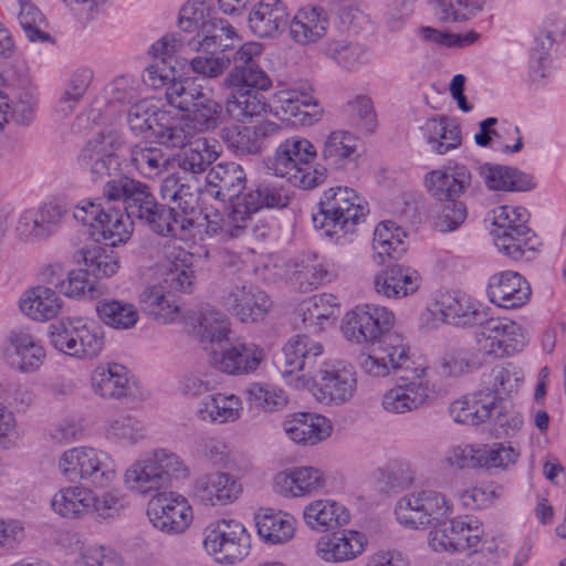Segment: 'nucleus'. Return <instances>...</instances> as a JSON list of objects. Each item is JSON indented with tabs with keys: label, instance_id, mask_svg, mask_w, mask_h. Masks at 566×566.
<instances>
[{
	"label": "nucleus",
	"instance_id": "3c124183",
	"mask_svg": "<svg viewBox=\"0 0 566 566\" xmlns=\"http://www.w3.org/2000/svg\"><path fill=\"white\" fill-rule=\"evenodd\" d=\"M484 364L475 346L450 347L441 357V369L443 375L458 377L469 374Z\"/></svg>",
	"mask_w": 566,
	"mask_h": 566
},
{
	"label": "nucleus",
	"instance_id": "a18cd8bd",
	"mask_svg": "<svg viewBox=\"0 0 566 566\" xmlns=\"http://www.w3.org/2000/svg\"><path fill=\"white\" fill-rule=\"evenodd\" d=\"M432 149L440 154L458 148L461 145L459 127L449 118H430L421 128Z\"/></svg>",
	"mask_w": 566,
	"mask_h": 566
},
{
	"label": "nucleus",
	"instance_id": "f8f14e48",
	"mask_svg": "<svg viewBox=\"0 0 566 566\" xmlns=\"http://www.w3.org/2000/svg\"><path fill=\"white\" fill-rule=\"evenodd\" d=\"M482 359L501 358L522 350L524 336L522 328L513 321L490 318L480 324L474 334V344Z\"/></svg>",
	"mask_w": 566,
	"mask_h": 566
},
{
	"label": "nucleus",
	"instance_id": "f3484780",
	"mask_svg": "<svg viewBox=\"0 0 566 566\" xmlns=\"http://www.w3.org/2000/svg\"><path fill=\"white\" fill-rule=\"evenodd\" d=\"M153 525L167 534L184 532L192 521V510L182 495L159 493L149 502L147 510Z\"/></svg>",
	"mask_w": 566,
	"mask_h": 566
},
{
	"label": "nucleus",
	"instance_id": "79ce46f5",
	"mask_svg": "<svg viewBox=\"0 0 566 566\" xmlns=\"http://www.w3.org/2000/svg\"><path fill=\"white\" fill-rule=\"evenodd\" d=\"M480 175L491 190L525 191L534 186L531 176L507 166L484 164Z\"/></svg>",
	"mask_w": 566,
	"mask_h": 566
},
{
	"label": "nucleus",
	"instance_id": "7ed1b4c3",
	"mask_svg": "<svg viewBox=\"0 0 566 566\" xmlns=\"http://www.w3.org/2000/svg\"><path fill=\"white\" fill-rule=\"evenodd\" d=\"M315 158L314 145L304 137L293 136L277 146L268 169L291 185L308 190L323 184L327 176L326 168L312 167Z\"/></svg>",
	"mask_w": 566,
	"mask_h": 566
},
{
	"label": "nucleus",
	"instance_id": "c85d7f7f",
	"mask_svg": "<svg viewBox=\"0 0 566 566\" xmlns=\"http://www.w3.org/2000/svg\"><path fill=\"white\" fill-rule=\"evenodd\" d=\"M250 30L259 38H275L289 23L287 6L282 0H260L248 18Z\"/></svg>",
	"mask_w": 566,
	"mask_h": 566
},
{
	"label": "nucleus",
	"instance_id": "2f4dec72",
	"mask_svg": "<svg viewBox=\"0 0 566 566\" xmlns=\"http://www.w3.org/2000/svg\"><path fill=\"white\" fill-rule=\"evenodd\" d=\"M163 474L158 472L151 454L134 461L124 473V483L126 488L139 495L151 496L158 495V491L165 488Z\"/></svg>",
	"mask_w": 566,
	"mask_h": 566
},
{
	"label": "nucleus",
	"instance_id": "f257e3e1",
	"mask_svg": "<svg viewBox=\"0 0 566 566\" xmlns=\"http://www.w3.org/2000/svg\"><path fill=\"white\" fill-rule=\"evenodd\" d=\"M283 355V376L300 373L298 378L312 380L318 401L340 405L354 396L357 381L353 367L340 364L328 366L319 343L297 335L285 344Z\"/></svg>",
	"mask_w": 566,
	"mask_h": 566
},
{
	"label": "nucleus",
	"instance_id": "774afa93",
	"mask_svg": "<svg viewBox=\"0 0 566 566\" xmlns=\"http://www.w3.org/2000/svg\"><path fill=\"white\" fill-rule=\"evenodd\" d=\"M390 371L403 370L406 375H411L413 363L409 356V347L398 336H389L382 340L378 348Z\"/></svg>",
	"mask_w": 566,
	"mask_h": 566
},
{
	"label": "nucleus",
	"instance_id": "4c0bfd02",
	"mask_svg": "<svg viewBox=\"0 0 566 566\" xmlns=\"http://www.w3.org/2000/svg\"><path fill=\"white\" fill-rule=\"evenodd\" d=\"M229 93L226 98V111L230 117L238 122H245L253 117L265 115L271 106L262 95L252 90L241 87H226Z\"/></svg>",
	"mask_w": 566,
	"mask_h": 566
},
{
	"label": "nucleus",
	"instance_id": "dca6fc26",
	"mask_svg": "<svg viewBox=\"0 0 566 566\" xmlns=\"http://www.w3.org/2000/svg\"><path fill=\"white\" fill-rule=\"evenodd\" d=\"M401 381L382 396L381 406L387 412H411L426 405L430 398L432 390L424 367H416L411 375L401 376Z\"/></svg>",
	"mask_w": 566,
	"mask_h": 566
},
{
	"label": "nucleus",
	"instance_id": "864d4df0",
	"mask_svg": "<svg viewBox=\"0 0 566 566\" xmlns=\"http://www.w3.org/2000/svg\"><path fill=\"white\" fill-rule=\"evenodd\" d=\"M77 261L83 262L90 274L97 279L111 277L119 269L118 256L113 250L92 245L77 252Z\"/></svg>",
	"mask_w": 566,
	"mask_h": 566
},
{
	"label": "nucleus",
	"instance_id": "8fccbe9b",
	"mask_svg": "<svg viewBox=\"0 0 566 566\" xmlns=\"http://www.w3.org/2000/svg\"><path fill=\"white\" fill-rule=\"evenodd\" d=\"M337 311V297L332 294L315 295L300 306L304 325L314 333L322 331L324 323L334 317Z\"/></svg>",
	"mask_w": 566,
	"mask_h": 566
},
{
	"label": "nucleus",
	"instance_id": "393cba45",
	"mask_svg": "<svg viewBox=\"0 0 566 566\" xmlns=\"http://www.w3.org/2000/svg\"><path fill=\"white\" fill-rule=\"evenodd\" d=\"M488 295L500 307L516 308L530 300L531 286L517 272L503 271L490 277Z\"/></svg>",
	"mask_w": 566,
	"mask_h": 566
},
{
	"label": "nucleus",
	"instance_id": "20e7f679",
	"mask_svg": "<svg viewBox=\"0 0 566 566\" xmlns=\"http://www.w3.org/2000/svg\"><path fill=\"white\" fill-rule=\"evenodd\" d=\"M52 346L78 359L97 357L105 345L104 332L98 324L83 317H63L50 325Z\"/></svg>",
	"mask_w": 566,
	"mask_h": 566
},
{
	"label": "nucleus",
	"instance_id": "6e6d98bb",
	"mask_svg": "<svg viewBox=\"0 0 566 566\" xmlns=\"http://www.w3.org/2000/svg\"><path fill=\"white\" fill-rule=\"evenodd\" d=\"M255 525L259 535L271 544L285 543L294 534L293 518L282 512L266 511L256 516Z\"/></svg>",
	"mask_w": 566,
	"mask_h": 566
},
{
	"label": "nucleus",
	"instance_id": "de8ad7c7",
	"mask_svg": "<svg viewBox=\"0 0 566 566\" xmlns=\"http://www.w3.org/2000/svg\"><path fill=\"white\" fill-rule=\"evenodd\" d=\"M406 233L392 221L380 222L374 232L373 249L375 254L384 262L386 255L390 259H399L407 250Z\"/></svg>",
	"mask_w": 566,
	"mask_h": 566
},
{
	"label": "nucleus",
	"instance_id": "49530a36",
	"mask_svg": "<svg viewBox=\"0 0 566 566\" xmlns=\"http://www.w3.org/2000/svg\"><path fill=\"white\" fill-rule=\"evenodd\" d=\"M139 305L143 312L164 324L172 323L179 316L178 305L159 285L146 287L139 295Z\"/></svg>",
	"mask_w": 566,
	"mask_h": 566
},
{
	"label": "nucleus",
	"instance_id": "5fc2aeb1",
	"mask_svg": "<svg viewBox=\"0 0 566 566\" xmlns=\"http://www.w3.org/2000/svg\"><path fill=\"white\" fill-rule=\"evenodd\" d=\"M208 92L193 77L171 78L166 87V99L170 106L185 112L195 106Z\"/></svg>",
	"mask_w": 566,
	"mask_h": 566
},
{
	"label": "nucleus",
	"instance_id": "c756f323",
	"mask_svg": "<svg viewBox=\"0 0 566 566\" xmlns=\"http://www.w3.org/2000/svg\"><path fill=\"white\" fill-rule=\"evenodd\" d=\"M286 436L298 444L314 446L332 433L331 421L318 413L296 412L283 422Z\"/></svg>",
	"mask_w": 566,
	"mask_h": 566
},
{
	"label": "nucleus",
	"instance_id": "09e8293b",
	"mask_svg": "<svg viewBox=\"0 0 566 566\" xmlns=\"http://www.w3.org/2000/svg\"><path fill=\"white\" fill-rule=\"evenodd\" d=\"M324 54L347 70H356L368 62V50L358 42L329 39L323 46Z\"/></svg>",
	"mask_w": 566,
	"mask_h": 566
},
{
	"label": "nucleus",
	"instance_id": "bf43d9fd",
	"mask_svg": "<svg viewBox=\"0 0 566 566\" xmlns=\"http://www.w3.org/2000/svg\"><path fill=\"white\" fill-rule=\"evenodd\" d=\"M189 254L182 250L174 254V259L164 273V282L171 290L181 293H191L196 284V275L191 264L188 263Z\"/></svg>",
	"mask_w": 566,
	"mask_h": 566
},
{
	"label": "nucleus",
	"instance_id": "69168bd1",
	"mask_svg": "<svg viewBox=\"0 0 566 566\" xmlns=\"http://www.w3.org/2000/svg\"><path fill=\"white\" fill-rule=\"evenodd\" d=\"M252 126H232L221 130V138L237 155L260 154V144Z\"/></svg>",
	"mask_w": 566,
	"mask_h": 566
},
{
	"label": "nucleus",
	"instance_id": "1a4fd4ad",
	"mask_svg": "<svg viewBox=\"0 0 566 566\" xmlns=\"http://www.w3.org/2000/svg\"><path fill=\"white\" fill-rule=\"evenodd\" d=\"M203 547L216 562L234 564L250 553V534L241 522L222 518L205 528Z\"/></svg>",
	"mask_w": 566,
	"mask_h": 566
},
{
	"label": "nucleus",
	"instance_id": "5701e85b",
	"mask_svg": "<svg viewBox=\"0 0 566 566\" xmlns=\"http://www.w3.org/2000/svg\"><path fill=\"white\" fill-rule=\"evenodd\" d=\"M4 356L12 368L30 373L42 365L45 350L36 337L28 331L13 329L8 335Z\"/></svg>",
	"mask_w": 566,
	"mask_h": 566
},
{
	"label": "nucleus",
	"instance_id": "e2e57ef3",
	"mask_svg": "<svg viewBox=\"0 0 566 566\" xmlns=\"http://www.w3.org/2000/svg\"><path fill=\"white\" fill-rule=\"evenodd\" d=\"M190 147L178 156V167L184 171L193 175L201 174L218 158L217 150L206 144L197 140L189 144Z\"/></svg>",
	"mask_w": 566,
	"mask_h": 566
},
{
	"label": "nucleus",
	"instance_id": "a19ab883",
	"mask_svg": "<svg viewBox=\"0 0 566 566\" xmlns=\"http://www.w3.org/2000/svg\"><path fill=\"white\" fill-rule=\"evenodd\" d=\"M93 491L83 486H66L59 490L51 499L54 513L63 518H82L90 513L93 505Z\"/></svg>",
	"mask_w": 566,
	"mask_h": 566
},
{
	"label": "nucleus",
	"instance_id": "39448f33",
	"mask_svg": "<svg viewBox=\"0 0 566 566\" xmlns=\"http://www.w3.org/2000/svg\"><path fill=\"white\" fill-rule=\"evenodd\" d=\"M103 195V198L83 199L73 216L82 224L98 229L106 245L116 247L130 238L133 223L128 222L125 211L112 205L122 200H109L105 188Z\"/></svg>",
	"mask_w": 566,
	"mask_h": 566
},
{
	"label": "nucleus",
	"instance_id": "4468645a",
	"mask_svg": "<svg viewBox=\"0 0 566 566\" xmlns=\"http://www.w3.org/2000/svg\"><path fill=\"white\" fill-rule=\"evenodd\" d=\"M483 531L476 521L469 516L451 518L436 526L428 534L429 546L438 553L467 552L479 549Z\"/></svg>",
	"mask_w": 566,
	"mask_h": 566
},
{
	"label": "nucleus",
	"instance_id": "6ab92c4d",
	"mask_svg": "<svg viewBox=\"0 0 566 566\" xmlns=\"http://www.w3.org/2000/svg\"><path fill=\"white\" fill-rule=\"evenodd\" d=\"M367 537L353 530H340L321 536L315 544V553L325 563L340 564L359 557L366 549Z\"/></svg>",
	"mask_w": 566,
	"mask_h": 566
},
{
	"label": "nucleus",
	"instance_id": "e433bc0d",
	"mask_svg": "<svg viewBox=\"0 0 566 566\" xmlns=\"http://www.w3.org/2000/svg\"><path fill=\"white\" fill-rule=\"evenodd\" d=\"M290 202L287 189L272 180L264 179L256 182L245 193L243 201L239 202L250 217L263 208H284Z\"/></svg>",
	"mask_w": 566,
	"mask_h": 566
},
{
	"label": "nucleus",
	"instance_id": "13d9d810",
	"mask_svg": "<svg viewBox=\"0 0 566 566\" xmlns=\"http://www.w3.org/2000/svg\"><path fill=\"white\" fill-rule=\"evenodd\" d=\"M337 276V271L333 264L317 262L316 256L303 260L294 264L292 279L298 283L300 287L313 289L318 285L331 282Z\"/></svg>",
	"mask_w": 566,
	"mask_h": 566
},
{
	"label": "nucleus",
	"instance_id": "052dcab7",
	"mask_svg": "<svg viewBox=\"0 0 566 566\" xmlns=\"http://www.w3.org/2000/svg\"><path fill=\"white\" fill-rule=\"evenodd\" d=\"M224 87H241L248 90L266 91L272 81L259 63L247 67L234 66L223 81Z\"/></svg>",
	"mask_w": 566,
	"mask_h": 566
},
{
	"label": "nucleus",
	"instance_id": "a211bd4d",
	"mask_svg": "<svg viewBox=\"0 0 566 566\" xmlns=\"http://www.w3.org/2000/svg\"><path fill=\"white\" fill-rule=\"evenodd\" d=\"M480 313L470 298L462 294L446 293L436 301L431 308L421 314V322L430 328L440 323L467 327L476 324Z\"/></svg>",
	"mask_w": 566,
	"mask_h": 566
},
{
	"label": "nucleus",
	"instance_id": "0eeeda50",
	"mask_svg": "<svg viewBox=\"0 0 566 566\" xmlns=\"http://www.w3.org/2000/svg\"><path fill=\"white\" fill-rule=\"evenodd\" d=\"M318 207V213L313 217L314 224L316 228H326L328 235L336 233V229L353 231L354 226L368 211L354 189L340 186L325 190Z\"/></svg>",
	"mask_w": 566,
	"mask_h": 566
},
{
	"label": "nucleus",
	"instance_id": "c9c22d12",
	"mask_svg": "<svg viewBox=\"0 0 566 566\" xmlns=\"http://www.w3.org/2000/svg\"><path fill=\"white\" fill-rule=\"evenodd\" d=\"M198 36L201 39L189 40L188 45L191 50H198L200 48L203 51L213 50L223 53L227 50L233 49L238 41L235 29L229 21L220 18H213L202 23Z\"/></svg>",
	"mask_w": 566,
	"mask_h": 566
},
{
	"label": "nucleus",
	"instance_id": "37998d69",
	"mask_svg": "<svg viewBox=\"0 0 566 566\" xmlns=\"http://www.w3.org/2000/svg\"><path fill=\"white\" fill-rule=\"evenodd\" d=\"M20 308L32 319L42 322L60 313L62 301L52 289L36 286L25 292L20 301Z\"/></svg>",
	"mask_w": 566,
	"mask_h": 566
},
{
	"label": "nucleus",
	"instance_id": "7c9ffc66",
	"mask_svg": "<svg viewBox=\"0 0 566 566\" xmlns=\"http://www.w3.org/2000/svg\"><path fill=\"white\" fill-rule=\"evenodd\" d=\"M328 24V18L323 8L304 7L297 10L290 22L289 33L296 44L311 45L325 36Z\"/></svg>",
	"mask_w": 566,
	"mask_h": 566
},
{
	"label": "nucleus",
	"instance_id": "473e14b6",
	"mask_svg": "<svg viewBox=\"0 0 566 566\" xmlns=\"http://www.w3.org/2000/svg\"><path fill=\"white\" fill-rule=\"evenodd\" d=\"M275 489L284 496H304L325 486L324 474L313 467L295 468L276 475Z\"/></svg>",
	"mask_w": 566,
	"mask_h": 566
},
{
	"label": "nucleus",
	"instance_id": "9d476101",
	"mask_svg": "<svg viewBox=\"0 0 566 566\" xmlns=\"http://www.w3.org/2000/svg\"><path fill=\"white\" fill-rule=\"evenodd\" d=\"M191 114L174 116L170 126L165 128L166 143L175 148H184L200 133L216 129L221 123L222 106L206 93L195 106ZM164 124L168 125L167 122Z\"/></svg>",
	"mask_w": 566,
	"mask_h": 566
},
{
	"label": "nucleus",
	"instance_id": "f704fd0d",
	"mask_svg": "<svg viewBox=\"0 0 566 566\" xmlns=\"http://www.w3.org/2000/svg\"><path fill=\"white\" fill-rule=\"evenodd\" d=\"M206 220L207 234L219 237L221 240H232L241 238L248 232L252 217L238 202L227 213L219 211L207 213Z\"/></svg>",
	"mask_w": 566,
	"mask_h": 566
},
{
	"label": "nucleus",
	"instance_id": "603ef678",
	"mask_svg": "<svg viewBox=\"0 0 566 566\" xmlns=\"http://www.w3.org/2000/svg\"><path fill=\"white\" fill-rule=\"evenodd\" d=\"M130 163L143 177L155 179L167 170L169 159L156 146L137 144L130 149Z\"/></svg>",
	"mask_w": 566,
	"mask_h": 566
},
{
	"label": "nucleus",
	"instance_id": "cd10ccee",
	"mask_svg": "<svg viewBox=\"0 0 566 566\" xmlns=\"http://www.w3.org/2000/svg\"><path fill=\"white\" fill-rule=\"evenodd\" d=\"M242 488L238 479L226 472H213L196 480L195 495L211 506L227 505L234 502Z\"/></svg>",
	"mask_w": 566,
	"mask_h": 566
},
{
	"label": "nucleus",
	"instance_id": "ddd939ff",
	"mask_svg": "<svg viewBox=\"0 0 566 566\" xmlns=\"http://www.w3.org/2000/svg\"><path fill=\"white\" fill-rule=\"evenodd\" d=\"M395 324L394 313L380 305L356 306L344 317L343 333L354 343H375L387 334Z\"/></svg>",
	"mask_w": 566,
	"mask_h": 566
},
{
	"label": "nucleus",
	"instance_id": "c03bdc74",
	"mask_svg": "<svg viewBox=\"0 0 566 566\" xmlns=\"http://www.w3.org/2000/svg\"><path fill=\"white\" fill-rule=\"evenodd\" d=\"M230 324L227 316L218 311L201 313L193 326V334L206 350L221 347L227 340Z\"/></svg>",
	"mask_w": 566,
	"mask_h": 566
},
{
	"label": "nucleus",
	"instance_id": "aec40b11",
	"mask_svg": "<svg viewBox=\"0 0 566 566\" xmlns=\"http://www.w3.org/2000/svg\"><path fill=\"white\" fill-rule=\"evenodd\" d=\"M211 365L229 375H245L255 371L264 359V352L253 343H237L213 348Z\"/></svg>",
	"mask_w": 566,
	"mask_h": 566
},
{
	"label": "nucleus",
	"instance_id": "4be33fe9",
	"mask_svg": "<svg viewBox=\"0 0 566 566\" xmlns=\"http://www.w3.org/2000/svg\"><path fill=\"white\" fill-rule=\"evenodd\" d=\"M224 305L241 322H258L264 318L272 302L259 287L252 284H237L224 296Z\"/></svg>",
	"mask_w": 566,
	"mask_h": 566
},
{
	"label": "nucleus",
	"instance_id": "72a5a7b5",
	"mask_svg": "<svg viewBox=\"0 0 566 566\" xmlns=\"http://www.w3.org/2000/svg\"><path fill=\"white\" fill-rule=\"evenodd\" d=\"M305 524L315 531L325 532L346 525L350 515L348 510L333 500H315L303 510Z\"/></svg>",
	"mask_w": 566,
	"mask_h": 566
},
{
	"label": "nucleus",
	"instance_id": "f03ea898",
	"mask_svg": "<svg viewBox=\"0 0 566 566\" xmlns=\"http://www.w3.org/2000/svg\"><path fill=\"white\" fill-rule=\"evenodd\" d=\"M105 193L109 200H122L128 222L137 219L158 235L176 238L193 227L191 218L179 217L175 208L159 205L149 188L138 180L112 179L105 184Z\"/></svg>",
	"mask_w": 566,
	"mask_h": 566
},
{
	"label": "nucleus",
	"instance_id": "a878e982",
	"mask_svg": "<svg viewBox=\"0 0 566 566\" xmlns=\"http://www.w3.org/2000/svg\"><path fill=\"white\" fill-rule=\"evenodd\" d=\"M247 186V175L237 163H220L206 175V192L221 201L238 198Z\"/></svg>",
	"mask_w": 566,
	"mask_h": 566
},
{
	"label": "nucleus",
	"instance_id": "680f3d73",
	"mask_svg": "<svg viewBox=\"0 0 566 566\" xmlns=\"http://www.w3.org/2000/svg\"><path fill=\"white\" fill-rule=\"evenodd\" d=\"M295 96L293 92H279L275 95L282 112L303 124L317 120L322 113L317 99H308L306 97L305 99L298 101Z\"/></svg>",
	"mask_w": 566,
	"mask_h": 566
},
{
	"label": "nucleus",
	"instance_id": "9b49d317",
	"mask_svg": "<svg viewBox=\"0 0 566 566\" xmlns=\"http://www.w3.org/2000/svg\"><path fill=\"white\" fill-rule=\"evenodd\" d=\"M528 213L525 208L501 206L492 210V235L494 244L505 255L518 260L532 237L526 226Z\"/></svg>",
	"mask_w": 566,
	"mask_h": 566
},
{
	"label": "nucleus",
	"instance_id": "2eb2a0df",
	"mask_svg": "<svg viewBox=\"0 0 566 566\" xmlns=\"http://www.w3.org/2000/svg\"><path fill=\"white\" fill-rule=\"evenodd\" d=\"M123 140L114 130L102 132L92 137L82 148L77 161L80 167L97 181L111 177L119 168L117 150Z\"/></svg>",
	"mask_w": 566,
	"mask_h": 566
},
{
	"label": "nucleus",
	"instance_id": "0e129e2a",
	"mask_svg": "<svg viewBox=\"0 0 566 566\" xmlns=\"http://www.w3.org/2000/svg\"><path fill=\"white\" fill-rule=\"evenodd\" d=\"M356 138L346 130H336L328 135L322 150L323 159L328 165L338 166L356 150Z\"/></svg>",
	"mask_w": 566,
	"mask_h": 566
},
{
	"label": "nucleus",
	"instance_id": "412c9836",
	"mask_svg": "<svg viewBox=\"0 0 566 566\" xmlns=\"http://www.w3.org/2000/svg\"><path fill=\"white\" fill-rule=\"evenodd\" d=\"M501 399L494 390L485 389L454 400L449 408L452 419L462 424L475 426L501 415Z\"/></svg>",
	"mask_w": 566,
	"mask_h": 566
},
{
	"label": "nucleus",
	"instance_id": "b1692460",
	"mask_svg": "<svg viewBox=\"0 0 566 566\" xmlns=\"http://www.w3.org/2000/svg\"><path fill=\"white\" fill-rule=\"evenodd\" d=\"M174 120V116H170L166 111L159 109V107L151 99H140L133 104L127 112V124L129 129L135 135H143L147 132H151L156 137L157 142L167 147L174 148L166 143L165 128Z\"/></svg>",
	"mask_w": 566,
	"mask_h": 566
},
{
	"label": "nucleus",
	"instance_id": "423d86ee",
	"mask_svg": "<svg viewBox=\"0 0 566 566\" xmlns=\"http://www.w3.org/2000/svg\"><path fill=\"white\" fill-rule=\"evenodd\" d=\"M452 513V503L442 493L432 490L406 494L395 506L398 523L411 530H434Z\"/></svg>",
	"mask_w": 566,
	"mask_h": 566
},
{
	"label": "nucleus",
	"instance_id": "bb28decb",
	"mask_svg": "<svg viewBox=\"0 0 566 566\" xmlns=\"http://www.w3.org/2000/svg\"><path fill=\"white\" fill-rule=\"evenodd\" d=\"M471 185V172L465 166L437 169L424 177L429 195L439 202L459 199Z\"/></svg>",
	"mask_w": 566,
	"mask_h": 566
},
{
	"label": "nucleus",
	"instance_id": "6e6552de",
	"mask_svg": "<svg viewBox=\"0 0 566 566\" xmlns=\"http://www.w3.org/2000/svg\"><path fill=\"white\" fill-rule=\"evenodd\" d=\"M59 471L69 481L83 480L105 488L116 476V465L108 453L94 448H73L62 453Z\"/></svg>",
	"mask_w": 566,
	"mask_h": 566
},
{
	"label": "nucleus",
	"instance_id": "58836bf2",
	"mask_svg": "<svg viewBox=\"0 0 566 566\" xmlns=\"http://www.w3.org/2000/svg\"><path fill=\"white\" fill-rule=\"evenodd\" d=\"M242 401L233 394L216 392L203 399L197 409V416L203 421L228 423L237 421L242 413Z\"/></svg>",
	"mask_w": 566,
	"mask_h": 566
},
{
	"label": "nucleus",
	"instance_id": "4d7b16f0",
	"mask_svg": "<svg viewBox=\"0 0 566 566\" xmlns=\"http://www.w3.org/2000/svg\"><path fill=\"white\" fill-rule=\"evenodd\" d=\"M96 312L102 322L115 329H129L138 321L137 308L124 301L102 300L96 304Z\"/></svg>",
	"mask_w": 566,
	"mask_h": 566
},
{
	"label": "nucleus",
	"instance_id": "338daca9",
	"mask_svg": "<svg viewBox=\"0 0 566 566\" xmlns=\"http://www.w3.org/2000/svg\"><path fill=\"white\" fill-rule=\"evenodd\" d=\"M247 401L250 408L264 412H273L284 408L287 403L283 390L261 384H252L247 389Z\"/></svg>",
	"mask_w": 566,
	"mask_h": 566
},
{
	"label": "nucleus",
	"instance_id": "ea45409f",
	"mask_svg": "<svg viewBox=\"0 0 566 566\" xmlns=\"http://www.w3.org/2000/svg\"><path fill=\"white\" fill-rule=\"evenodd\" d=\"M92 386L103 398L120 399L130 392L127 369L120 364L96 367L92 375Z\"/></svg>",
	"mask_w": 566,
	"mask_h": 566
}]
</instances>
